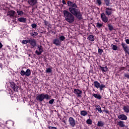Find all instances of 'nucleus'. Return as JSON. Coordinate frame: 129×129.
I'll return each mask as SVG.
<instances>
[{
  "mask_svg": "<svg viewBox=\"0 0 129 129\" xmlns=\"http://www.w3.org/2000/svg\"><path fill=\"white\" fill-rule=\"evenodd\" d=\"M28 2V3L30 6H35L37 4V2H38V0H28L27 1Z\"/></svg>",
  "mask_w": 129,
  "mask_h": 129,
  "instance_id": "obj_14",
  "label": "nucleus"
},
{
  "mask_svg": "<svg viewBox=\"0 0 129 129\" xmlns=\"http://www.w3.org/2000/svg\"><path fill=\"white\" fill-rule=\"evenodd\" d=\"M31 27L33 29H37V28H38V25L36 24H31Z\"/></svg>",
  "mask_w": 129,
  "mask_h": 129,
  "instance_id": "obj_35",
  "label": "nucleus"
},
{
  "mask_svg": "<svg viewBox=\"0 0 129 129\" xmlns=\"http://www.w3.org/2000/svg\"><path fill=\"white\" fill-rule=\"evenodd\" d=\"M103 111L105 113H109V111L107 109L103 110Z\"/></svg>",
  "mask_w": 129,
  "mask_h": 129,
  "instance_id": "obj_42",
  "label": "nucleus"
},
{
  "mask_svg": "<svg viewBox=\"0 0 129 129\" xmlns=\"http://www.w3.org/2000/svg\"><path fill=\"white\" fill-rule=\"evenodd\" d=\"M117 124L119 126V127H124V126H125V124H124V121L122 120L117 121Z\"/></svg>",
  "mask_w": 129,
  "mask_h": 129,
  "instance_id": "obj_15",
  "label": "nucleus"
},
{
  "mask_svg": "<svg viewBox=\"0 0 129 129\" xmlns=\"http://www.w3.org/2000/svg\"><path fill=\"white\" fill-rule=\"evenodd\" d=\"M3 44H2V43H0V49H2V48H3Z\"/></svg>",
  "mask_w": 129,
  "mask_h": 129,
  "instance_id": "obj_47",
  "label": "nucleus"
},
{
  "mask_svg": "<svg viewBox=\"0 0 129 129\" xmlns=\"http://www.w3.org/2000/svg\"><path fill=\"white\" fill-rule=\"evenodd\" d=\"M96 25L98 29H100L103 26V24L100 23L99 22L97 23Z\"/></svg>",
  "mask_w": 129,
  "mask_h": 129,
  "instance_id": "obj_27",
  "label": "nucleus"
},
{
  "mask_svg": "<svg viewBox=\"0 0 129 129\" xmlns=\"http://www.w3.org/2000/svg\"><path fill=\"white\" fill-rule=\"evenodd\" d=\"M69 122L72 127H75V125H76V120L72 117H69Z\"/></svg>",
  "mask_w": 129,
  "mask_h": 129,
  "instance_id": "obj_5",
  "label": "nucleus"
},
{
  "mask_svg": "<svg viewBox=\"0 0 129 129\" xmlns=\"http://www.w3.org/2000/svg\"><path fill=\"white\" fill-rule=\"evenodd\" d=\"M46 73H52V69L48 68L45 70Z\"/></svg>",
  "mask_w": 129,
  "mask_h": 129,
  "instance_id": "obj_31",
  "label": "nucleus"
},
{
  "mask_svg": "<svg viewBox=\"0 0 129 129\" xmlns=\"http://www.w3.org/2000/svg\"><path fill=\"white\" fill-rule=\"evenodd\" d=\"M53 44L55 46H61V41L58 38H55L53 40Z\"/></svg>",
  "mask_w": 129,
  "mask_h": 129,
  "instance_id": "obj_11",
  "label": "nucleus"
},
{
  "mask_svg": "<svg viewBox=\"0 0 129 129\" xmlns=\"http://www.w3.org/2000/svg\"><path fill=\"white\" fill-rule=\"evenodd\" d=\"M108 27L109 31H112L113 30V26L110 25L109 24H108Z\"/></svg>",
  "mask_w": 129,
  "mask_h": 129,
  "instance_id": "obj_34",
  "label": "nucleus"
},
{
  "mask_svg": "<svg viewBox=\"0 0 129 129\" xmlns=\"http://www.w3.org/2000/svg\"><path fill=\"white\" fill-rule=\"evenodd\" d=\"M51 33H54V31H51Z\"/></svg>",
  "mask_w": 129,
  "mask_h": 129,
  "instance_id": "obj_50",
  "label": "nucleus"
},
{
  "mask_svg": "<svg viewBox=\"0 0 129 129\" xmlns=\"http://www.w3.org/2000/svg\"><path fill=\"white\" fill-rule=\"evenodd\" d=\"M97 4H98V6H101L102 3H101V0H97Z\"/></svg>",
  "mask_w": 129,
  "mask_h": 129,
  "instance_id": "obj_41",
  "label": "nucleus"
},
{
  "mask_svg": "<svg viewBox=\"0 0 129 129\" xmlns=\"http://www.w3.org/2000/svg\"><path fill=\"white\" fill-rule=\"evenodd\" d=\"M16 15L17 13H16V11L14 10H10L7 13V16H9L12 19H13V18H14V17H16Z\"/></svg>",
  "mask_w": 129,
  "mask_h": 129,
  "instance_id": "obj_7",
  "label": "nucleus"
},
{
  "mask_svg": "<svg viewBox=\"0 0 129 129\" xmlns=\"http://www.w3.org/2000/svg\"><path fill=\"white\" fill-rule=\"evenodd\" d=\"M104 1L105 4V6L109 7V5H110V0H104Z\"/></svg>",
  "mask_w": 129,
  "mask_h": 129,
  "instance_id": "obj_26",
  "label": "nucleus"
},
{
  "mask_svg": "<svg viewBox=\"0 0 129 129\" xmlns=\"http://www.w3.org/2000/svg\"><path fill=\"white\" fill-rule=\"evenodd\" d=\"M44 25H45V26H48V27H50V23L46 20H44Z\"/></svg>",
  "mask_w": 129,
  "mask_h": 129,
  "instance_id": "obj_38",
  "label": "nucleus"
},
{
  "mask_svg": "<svg viewBox=\"0 0 129 129\" xmlns=\"http://www.w3.org/2000/svg\"><path fill=\"white\" fill-rule=\"evenodd\" d=\"M52 98V96L49 95L48 94L41 93L40 94H38L36 96V99L37 101H39L40 103L43 102L45 99L46 100H48L49 99H51Z\"/></svg>",
  "mask_w": 129,
  "mask_h": 129,
  "instance_id": "obj_2",
  "label": "nucleus"
},
{
  "mask_svg": "<svg viewBox=\"0 0 129 129\" xmlns=\"http://www.w3.org/2000/svg\"><path fill=\"white\" fill-rule=\"evenodd\" d=\"M67 4L69 8V11H63V16L66 21L69 23V24H72L74 22V16L79 20L81 21L83 19L82 13L80 9L78 8V6L76 5V3L69 1L67 2Z\"/></svg>",
  "mask_w": 129,
  "mask_h": 129,
  "instance_id": "obj_1",
  "label": "nucleus"
},
{
  "mask_svg": "<svg viewBox=\"0 0 129 129\" xmlns=\"http://www.w3.org/2000/svg\"><path fill=\"white\" fill-rule=\"evenodd\" d=\"M25 75L29 77L31 75V70L28 69L25 72Z\"/></svg>",
  "mask_w": 129,
  "mask_h": 129,
  "instance_id": "obj_24",
  "label": "nucleus"
},
{
  "mask_svg": "<svg viewBox=\"0 0 129 129\" xmlns=\"http://www.w3.org/2000/svg\"><path fill=\"white\" fill-rule=\"evenodd\" d=\"M103 52V50L102 49L99 48L98 49V53L100 55H101Z\"/></svg>",
  "mask_w": 129,
  "mask_h": 129,
  "instance_id": "obj_40",
  "label": "nucleus"
},
{
  "mask_svg": "<svg viewBox=\"0 0 129 129\" xmlns=\"http://www.w3.org/2000/svg\"><path fill=\"white\" fill-rule=\"evenodd\" d=\"M29 42H30V39L27 40H22V44H28V43H29Z\"/></svg>",
  "mask_w": 129,
  "mask_h": 129,
  "instance_id": "obj_32",
  "label": "nucleus"
},
{
  "mask_svg": "<svg viewBox=\"0 0 129 129\" xmlns=\"http://www.w3.org/2000/svg\"><path fill=\"white\" fill-rule=\"evenodd\" d=\"M48 128L49 129H57V127H54V126H49Z\"/></svg>",
  "mask_w": 129,
  "mask_h": 129,
  "instance_id": "obj_43",
  "label": "nucleus"
},
{
  "mask_svg": "<svg viewBox=\"0 0 129 129\" xmlns=\"http://www.w3.org/2000/svg\"><path fill=\"white\" fill-rule=\"evenodd\" d=\"M17 13L18 16H21V15H24V12H23V11H19V10H18V11H17Z\"/></svg>",
  "mask_w": 129,
  "mask_h": 129,
  "instance_id": "obj_33",
  "label": "nucleus"
},
{
  "mask_svg": "<svg viewBox=\"0 0 129 129\" xmlns=\"http://www.w3.org/2000/svg\"><path fill=\"white\" fill-rule=\"evenodd\" d=\"M18 21L20 22V23H26L27 22V18L20 17L18 19Z\"/></svg>",
  "mask_w": 129,
  "mask_h": 129,
  "instance_id": "obj_17",
  "label": "nucleus"
},
{
  "mask_svg": "<svg viewBox=\"0 0 129 129\" xmlns=\"http://www.w3.org/2000/svg\"><path fill=\"white\" fill-rule=\"evenodd\" d=\"M2 42H0V44Z\"/></svg>",
  "mask_w": 129,
  "mask_h": 129,
  "instance_id": "obj_51",
  "label": "nucleus"
},
{
  "mask_svg": "<svg viewBox=\"0 0 129 129\" xmlns=\"http://www.w3.org/2000/svg\"><path fill=\"white\" fill-rule=\"evenodd\" d=\"M38 48L39 51L38 50H36L35 51V54H36V55H38V56L41 55V53H43V52H44V49L43 48V46H40L38 45Z\"/></svg>",
  "mask_w": 129,
  "mask_h": 129,
  "instance_id": "obj_9",
  "label": "nucleus"
},
{
  "mask_svg": "<svg viewBox=\"0 0 129 129\" xmlns=\"http://www.w3.org/2000/svg\"><path fill=\"white\" fill-rule=\"evenodd\" d=\"M124 77H125V78H127V79L129 80V74L125 73L124 74Z\"/></svg>",
  "mask_w": 129,
  "mask_h": 129,
  "instance_id": "obj_39",
  "label": "nucleus"
},
{
  "mask_svg": "<svg viewBox=\"0 0 129 129\" xmlns=\"http://www.w3.org/2000/svg\"><path fill=\"white\" fill-rule=\"evenodd\" d=\"M59 39L60 42H63V41L65 40L66 38H65V36L61 35L59 37Z\"/></svg>",
  "mask_w": 129,
  "mask_h": 129,
  "instance_id": "obj_30",
  "label": "nucleus"
},
{
  "mask_svg": "<svg viewBox=\"0 0 129 129\" xmlns=\"http://www.w3.org/2000/svg\"><path fill=\"white\" fill-rule=\"evenodd\" d=\"M55 101V100L54 99H52L51 100H50L49 101H48V103L49 104H53V103H54V102Z\"/></svg>",
  "mask_w": 129,
  "mask_h": 129,
  "instance_id": "obj_37",
  "label": "nucleus"
},
{
  "mask_svg": "<svg viewBox=\"0 0 129 129\" xmlns=\"http://www.w3.org/2000/svg\"><path fill=\"white\" fill-rule=\"evenodd\" d=\"M97 125V126H100V127H103V126H104V122L101 120L98 121Z\"/></svg>",
  "mask_w": 129,
  "mask_h": 129,
  "instance_id": "obj_18",
  "label": "nucleus"
},
{
  "mask_svg": "<svg viewBox=\"0 0 129 129\" xmlns=\"http://www.w3.org/2000/svg\"><path fill=\"white\" fill-rule=\"evenodd\" d=\"M74 93L77 94L79 97H80V96H81V93H82V91L79 89H75L74 91Z\"/></svg>",
  "mask_w": 129,
  "mask_h": 129,
  "instance_id": "obj_13",
  "label": "nucleus"
},
{
  "mask_svg": "<svg viewBox=\"0 0 129 129\" xmlns=\"http://www.w3.org/2000/svg\"><path fill=\"white\" fill-rule=\"evenodd\" d=\"M105 15L109 16L112 15V8H105Z\"/></svg>",
  "mask_w": 129,
  "mask_h": 129,
  "instance_id": "obj_10",
  "label": "nucleus"
},
{
  "mask_svg": "<svg viewBox=\"0 0 129 129\" xmlns=\"http://www.w3.org/2000/svg\"><path fill=\"white\" fill-rule=\"evenodd\" d=\"M62 122H64V123H66V121L65 120H63Z\"/></svg>",
  "mask_w": 129,
  "mask_h": 129,
  "instance_id": "obj_48",
  "label": "nucleus"
},
{
  "mask_svg": "<svg viewBox=\"0 0 129 129\" xmlns=\"http://www.w3.org/2000/svg\"><path fill=\"white\" fill-rule=\"evenodd\" d=\"M89 40L91 42H94L95 38H94V36L93 35H90L89 36Z\"/></svg>",
  "mask_w": 129,
  "mask_h": 129,
  "instance_id": "obj_23",
  "label": "nucleus"
},
{
  "mask_svg": "<svg viewBox=\"0 0 129 129\" xmlns=\"http://www.w3.org/2000/svg\"><path fill=\"white\" fill-rule=\"evenodd\" d=\"M101 19L102 20L103 23L106 24L108 22V17H106V15L104 13H103L101 14Z\"/></svg>",
  "mask_w": 129,
  "mask_h": 129,
  "instance_id": "obj_6",
  "label": "nucleus"
},
{
  "mask_svg": "<svg viewBox=\"0 0 129 129\" xmlns=\"http://www.w3.org/2000/svg\"><path fill=\"white\" fill-rule=\"evenodd\" d=\"M29 44L32 49L37 47V41L34 38H30Z\"/></svg>",
  "mask_w": 129,
  "mask_h": 129,
  "instance_id": "obj_4",
  "label": "nucleus"
},
{
  "mask_svg": "<svg viewBox=\"0 0 129 129\" xmlns=\"http://www.w3.org/2000/svg\"><path fill=\"white\" fill-rule=\"evenodd\" d=\"M94 86L98 89L99 88L100 91L103 90V88H105V85L102 84L100 85V83L98 81H95L94 82Z\"/></svg>",
  "mask_w": 129,
  "mask_h": 129,
  "instance_id": "obj_3",
  "label": "nucleus"
},
{
  "mask_svg": "<svg viewBox=\"0 0 129 129\" xmlns=\"http://www.w3.org/2000/svg\"><path fill=\"white\" fill-rule=\"evenodd\" d=\"M81 115H82L83 116H86V115H87V111L85 110H82L81 111Z\"/></svg>",
  "mask_w": 129,
  "mask_h": 129,
  "instance_id": "obj_25",
  "label": "nucleus"
},
{
  "mask_svg": "<svg viewBox=\"0 0 129 129\" xmlns=\"http://www.w3.org/2000/svg\"><path fill=\"white\" fill-rule=\"evenodd\" d=\"M86 123L87 124H92V120H91L90 118L86 120Z\"/></svg>",
  "mask_w": 129,
  "mask_h": 129,
  "instance_id": "obj_29",
  "label": "nucleus"
},
{
  "mask_svg": "<svg viewBox=\"0 0 129 129\" xmlns=\"http://www.w3.org/2000/svg\"><path fill=\"white\" fill-rule=\"evenodd\" d=\"M0 68H2L3 69V63H0Z\"/></svg>",
  "mask_w": 129,
  "mask_h": 129,
  "instance_id": "obj_46",
  "label": "nucleus"
},
{
  "mask_svg": "<svg viewBox=\"0 0 129 129\" xmlns=\"http://www.w3.org/2000/svg\"><path fill=\"white\" fill-rule=\"evenodd\" d=\"M122 68V70H123V69H124V67H123V68Z\"/></svg>",
  "mask_w": 129,
  "mask_h": 129,
  "instance_id": "obj_49",
  "label": "nucleus"
},
{
  "mask_svg": "<svg viewBox=\"0 0 129 129\" xmlns=\"http://www.w3.org/2000/svg\"><path fill=\"white\" fill-rule=\"evenodd\" d=\"M92 96L95 97V98H97V99H99V100H100L101 98H102V97L101 95H100V94H93Z\"/></svg>",
  "mask_w": 129,
  "mask_h": 129,
  "instance_id": "obj_16",
  "label": "nucleus"
},
{
  "mask_svg": "<svg viewBox=\"0 0 129 129\" xmlns=\"http://www.w3.org/2000/svg\"><path fill=\"white\" fill-rule=\"evenodd\" d=\"M30 35L33 38H36V36H38V33L37 32L33 31L32 32L30 33Z\"/></svg>",
  "mask_w": 129,
  "mask_h": 129,
  "instance_id": "obj_20",
  "label": "nucleus"
},
{
  "mask_svg": "<svg viewBox=\"0 0 129 129\" xmlns=\"http://www.w3.org/2000/svg\"><path fill=\"white\" fill-rule=\"evenodd\" d=\"M10 84L11 88H12L14 91H15V92L16 91L17 92L19 91H18L19 87H18L17 85H16V84H15L13 82H10Z\"/></svg>",
  "mask_w": 129,
  "mask_h": 129,
  "instance_id": "obj_8",
  "label": "nucleus"
},
{
  "mask_svg": "<svg viewBox=\"0 0 129 129\" xmlns=\"http://www.w3.org/2000/svg\"><path fill=\"white\" fill-rule=\"evenodd\" d=\"M123 110L124 112L126 113H129V106H123Z\"/></svg>",
  "mask_w": 129,
  "mask_h": 129,
  "instance_id": "obj_19",
  "label": "nucleus"
},
{
  "mask_svg": "<svg viewBox=\"0 0 129 129\" xmlns=\"http://www.w3.org/2000/svg\"><path fill=\"white\" fill-rule=\"evenodd\" d=\"M99 67L100 68V70H101L102 72H106V71H107V70L108 69L107 68V67H103L101 66H99Z\"/></svg>",
  "mask_w": 129,
  "mask_h": 129,
  "instance_id": "obj_21",
  "label": "nucleus"
},
{
  "mask_svg": "<svg viewBox=\"0 0 129 129\" xmlns=\"http://www.w3.org/2000/svg\"><path fill=\"white\" fill-rule=\"evenodd\" d=\"M20 74L21 76H25V75H26V72H25L24 70H22L20 72Z\"/></svg>",
  "mask_w": 129,
  "mask_h": 129,
  "instance_id": "obj_36",
  "label": "nucleus"
},
{
  "mask_svg": "<svg viewBox=\"0 0 129 129\" xmlns=\"http://www.w3.org/2000/svg\"><path fill=\"white\" fill-rule=\"evenodd\" d=\"M62 3L63 5H67V4L66 3V2H65V0H62Z\"/></svg>",
  "mask_w": 129,
  "mask_h": 129,
  "instance_id": "obj_44",
  "label": "nucleus"
},
{
  "mask_svg": "<svg viewBox=\"0 0 129 129\" xmlns=\"http://www.w3.org/2000/svg\"><path fill=\"white\" fill-rule=\"evenodd\" d=\"M95 107L96 109L98 110V112H99L100 113H101V112H102V110H101V107H100V105H96Z\"/></svg>",
  "mask_w": 129,
  "mask_h": 129,
  "instance_id": "obj_22",
  "label": "nucleus"
},
{
  "mask_svg": "<svg viewBox=\"0 0 129 129\" xmlns=\"http://www.w3.org/2000/svg\"><path fill=\"white\" fill-rule=\"evenodd\" d=\"M111 47H112V50L114 51H116L117 50V46L113 44H111Z\"/></svg>",
  "mask_w": 129,
  "mask_h": 129,
  "instance_id": "obj_28",
  "label": "nucleus"
},
{
  "mask_svg": "<svg viewBox=\"0 0 129 129\" xmlns=\"http://www.w3.org/2000/svg\"><path fill=\"white\" fill-rule=\"evenodd\" d=\"M125 43L126 44H129V39H125Z\"/></svg>",
  "mask_w": 129,
  "mask_h": 129,
  "instance_id": "obj_45",
  "label": "nucleus"
},
{
  "mask_svg": "<svg viewBox=\"0 0 129 129\" xmlns=\"http://www.w3.org/2000/svg\"><path fill=\"white\" fill-rule=\"evenodd\" d=\"M117 117L121 120H126L127 119V116L123 114L118 115Z\"/></svg>",
  "mask_w": 129,
  "mask_h": 129,
  "instance_id": "obj_12",
  "label": "nucleus"
}]
</instances>
